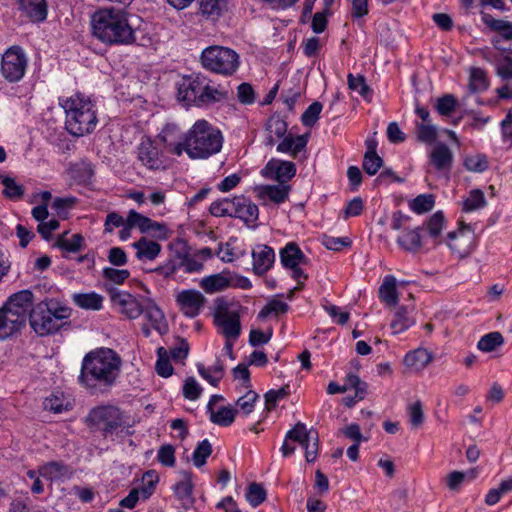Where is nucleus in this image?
Instances as JSON below:
<instances>
[{"label": "nucleus", "mask_w": 512, "mask_h": 512, "mask_svg": "<svg viewBox=\"0 0 512 512\" xmlns=\"http://www.w3.org/2000/svg\"><path fill=\"white\" fill-rule=\"evenodd\" d=\"M434 204L435 200L432 194H421L409 203V207L415 213L423 214L432 210Z\"/></svg>", "instance_id": "45"}, {"label": "nucleus", "mask_w": 512, "mask_h": 512, "mask_svg": "<svg viewBox=\"0 0 512 512\" xmlns=\"http://www.w3.org/2000/svg\"><path fill=\"white\" fill-rule=\"evenodd\" d=\"M132 247L136 250V258L140 261L155 260L162 249L158 242L146 237H141L138 241L132 244Z\"/></svg>", "instance_id": "24"}, {"label": "nucleus", "mask_w": 512, "mask_h": 512, "mask_svg": "<svg viewBox=\"0 0 512 512\" xmlns=\"http://www.w3.org/2000/svg\"><path fill=\"white\" fill-rule=\"evenodd\" d=\"M261 174L266 179L284 184L295 176L296 166L293 162L272 158L261 170Z\"/></svg>", "instance_id": "13"}, {"label": "nucleus", "mask_w": 512, "mask_h": 512, "mask_svg": "<svg viewBox=\"0 0 512 512\" xmlns=\"http://www.w3.org/2000/svg\"><path fill=\"white\" fill-rule=\"evenodd\" d=\"M63 466L58 462H50L43 465L39 469V473L43 478L49 480H56L57 478L62 476Z\"/></svg>", "instance_id": "64"}, {"label": "nucleus", "mask_w": 512, "mask_h": 512, "mask_svg": "<svg viewBox=\"0 0 512 512\" xmlns=\"http://www.w3.org/2000/svg\"><path fill=\"white\" fill-rule=\"evenodd\" d=\"M157 460L166 467H173L176 462L175 448L170 445H162L157 452Z\"/></svg>", "instance_id": "62"}, {"label": "nucleus", "mask_w": 512, "mask_h": 512, "mask_svg": "<svg viewBox=\"0 0 512 512\" xmlns=\"http://www.w3.org/2000/svg\"><path fill=\"white\" fill-rule=\"evenodd\" d=\"M97 116L91 100L82 94L66 99V131L76 137L90 134L97 125Z\"/></svg>", "instance_id": "6"}, {"label": "nucleus", "mask_w": 512, "mask_h": 512, "mask_svg": "<svg viewBox=\"0 0 512 512\" xmlns=\"http://www.w3.org/2000/svg\"><path fill=\"white\" fill-rule=\"evenodd\" d=\"M288 309L289 306L286 302L273 299L259 312L258 317L265 318L272 313L275 315L284 314L288 311Z\"/></svg>", "instance_id": "59"}, {"label": "nucleus", "mask_w": 512, "mask_h": 512, "mask_svg": "<svg viewBox=\"0 0 512 512\" xmlns=\"http://www.w3.org/2000/svg\"><path fill=\"white\" fill-rule=\"evenodd\" d=\"M34 295L21 290L11 295L0 308V340H6L19 332L26 324Z\"/></svg>", "instance_id": "5"}, {"label": "nucleus", "mask_w": 512, "mask_h": 512, "mask_svg": "<svg viewBox=\"0 0 512 512\" xmlns=\"http://www.w3.org/2000/svg\"><path fill=\"white\" fill-rule=\"evenodd\" d=\"M280 260L285 268H295L296 266L306 265L309 259L304 255L299 246L294 242L287 243L280 250Z\"/></svg>", "instance_id": "22"}, {"label": "nucleus", "mask_w": 512, "mask_h": 512, "mask_svg": "<svg viewBox=\"0 0 512 512\" xmlns=\"http://www.w3.org/2000/svg\"><path fill=\"white\" fill-rule=\"evenodd\" d=\"M87 421L99 428L105 438L118 433L124 423L122 410L112 404L100 405L92 408L87 416Z\"/></svg>", "instance_id": "9"}, {"label": "nucleus", "mask_w": 512, "mask_h": 512, "mask_svg": "<svg viewBox=\"0 0 512 512\" xmlns=\"http://www.w3.org/2000/svg\"><path fill=\"white\" fill-rule=\"evenodd\" d=\"M430 162L438 171H449L453 164V153L444 143H438L430 153Z\"/></svg>", "instance_id": "23"}, {"label": "nucleus", "mask_w": 512, "mask_h": 512, "mask_svg": "<svg viewBox=\"0 0 512 512\" xmlns=\"http://www.w3.org/2000/svg\"><path fill=\"white\" fill-rule=\"evenodd\" d=\"M432 360L430 352L426 349L418 348L407 353L404 357V363L409 367L420 369L429 364Z\"/></svg>", "instance_id": "40"}, {"label": "nucleus", "mask_w": 512, "mask_h": 512, "mask_svg": "<svg viewBox=\"0 0 512 512\" xmlns=\"http://www.w3.org/2000/svg\"><path fill=\"white\" fill-rule=\"evenodd\" d=\"M31 328L40 336L52 334L64 325V304L56 298H45L28 313Z\"/></svg>", "instance_id": "7"}, {"label": "nucleus", "mask_w": 512, "mask_h": 512, "mask_svg": "<svg viewBox=\"0 0 512 512\" xmlns=\"http://www.w3.org/2000/svg\"><path fill=\"white\" fill-rule=\"evenodd\" d=\"M348 86L351 90L357 91L363 98L369 99L372 95V90L366 84L365 78L362 75L354 76L348 74L347 76Z\"/></svg>", "instance_id": "51"}, {"label": "nucleus", "mask_w": 512, "mask_h": 512, "mask_svg": "<svg viewBox=\"0 0 512 512\" xmlns=\"http://www.w3.org/2000/svg\"><path fill=\"white\" fill-rule=\"evenodd\" d=\"M71 179L76 184H88L94 174V170L90 162L80 161L71 164L69 168Z\"/></svg>", "instance_id": "32"}, {"label": "nucleus", "mask_w": 512, "mask_h": 512, "mask_svg": "<svg viewBox=\"0 0 512 512\" xmlns=\"http://www.w3.org/2000/svg\"><path fill=\"white\" fill-rule=\"evenodd\" d=\"M289 394L288 386L281 387L280 389H271L265 394V404L267 410H272L276 407L277 402L287 397Z\"/></svg>", "instance_id": "61"}, {"label": "nucleus", "mask_w": 512, "mask_h": 512, "mask_svg": "<svg viewBox=\"0 0 512 512\" xmlns=\"http://www.w3.org/2000/svg\"><path fill=\"white\" fill-rule=\"evenodd\" d=\"M26 56L19 46L9 48L2 56L1 73L9 82H18L25 74Z\"/></svg>", "instance_id": "11"}, {"label": "nucleus", "mask_w": 512, "mask_h": 512, "mask_svg": "<svg viewBox=\"0 0 512 512\" xmlns=\"http://www.w3.org/2000/svg\"><path fill=\"white\" fill-rule=\"evenodd\" d=\"M74 303L82 309L100 310L103 306V297L96 293H75L72 296Z\"/></svg>", "instance_id": "34"}, {"label": "nucleus", "mask_w": 512, "mask_h": 512, "mask_svg": "<svg viewBox=\"0 0 512 512\" xmlns=\"http://www.w3.org/2000/svg\"><path fill=\"white\" fill-rule=\"evenodd\" d=\"M222 132L205 119H198L185 132L184 153L191 160H206L218 154L223 146Z\"/></svg>", "instance_id": "4"}, {"label": "nucleus", "mask_w": 512, "mask_h": 512, "mask_svg": "<svg viewBox=\"0 0 512 512\" xmlns=\"http://www.w3.org/2000/svg\"><path fill=\"white\" fill-rule=\"evenodd\" d=\"M176 302L185 316L194 318L200 314L205 297L197 290L188 289L178 293Z\"/></svg>", "instance_id": "15"}, {"label": "nucleus", "mask_w": 512, "mask_h": 512, "mask_svg": "<svg viewBox=\"0 0 512 512\" xmlns=\"http://www.w3.org/2000/svg\"><path fill=\"white\" fill-rule=\"evenodd\" d=\"M158 138L165 145L166 150L181 156L185 150V133L182 135L180 127L175 123H167L162 128Z\"/></svg>", "instance_id": "14"}, {"label": "nucleus", "mask_w": 512, "mask_h": 512, "mask_svg": "<svg viewBox=\"0 0 512 512\" xmlns=\"http://www.w3.org/2000/svg\"><path fill=\"white\" fill-rule=\"evenodd\" d=\"M464 167L468 171L481 173L488 168V161L485 155H472L465 158Z\"/></svg>", "instance_id": "58"}, {"label": "nucleus", "mask_w": 512, "mask_h": 512, "mask_svg": "<svg viewBox=\"0 0 512 512\" xmlns=\"http://www.w3.org/2000/svg\"><path fill=\"white\" fill-rule=\"evenodd\" d=\"M282 138L283 140L277 145L276 150L280 153H287L293 158H296L297 154L307 145V137L304 135L294 137L293 135L288 134Z\"/></svg>", "instance_id": "29"}, {"label": "nucleus", "mask_w": 512, "mask_h": 512, "mask_svg": "<svg viewBox=\"0 0 512 512\" xmlns=\"http://www.w3.org/2000/svg\"><path fill=\"white\" fill-rule=\"evenodd\" d=\"M18 9L31 22L40 23L47 18L46 0H17Z\"/></svg>", "instance_id": "20"}, {"label": "nucleus", "mask_w": 512, "mask_h": 512, "mask_svg": "<svg viewBox=\"0 0 512 512\" xmlns=\"http://www.w3.org/2000/svg\"><path fill=\"white\" fill-rule=\"evenodd\" d=\"M221 333L229 339H237L241 332L240 317L235 312L218 311L214 318Z\"/></svg>", "instance_id": "17"}, {"label": "nucleus", "mask_w": 512, "mask_h": 512, "mask_svg": "<svg viewBox=\"0 0 512 512\" xmlns=\"http://www.w3.org/2000/svg\"><path fill=\"white\" fill-rule=\"evenodd\" d=\"M148 321L151 323L152 327L160 334L164 335L168 332V324L166 322L165 316L161 309L150 302L146 306H143V313Z\"/></svg>", "instance_id": "27"}, {"label": "nucleus", "mask_w": 512, "mask_h": 512, "mask_svg": "<svg viewBox=\"0 0 512 512\" xmlns=\"http://www.w3.org/2000/svg\"><path fill=\"white\" fill-rule=\"evenodd\" d=\"M235 205H239V202H236V197L223 198L210 205V213L215 217H234Z\"/></svg>", "instance_id": "38"}, {"label": "nucleus", "mask_w": 512, "mask_h": 512, "mask_svg": "<svg viewBox=\"0 0 512 512\" xmlns=\"http://www.w3.org/2000/svg\"><path fill=\"white\" fill-rule=\"evenodd\" d=\"M266 499V491L262 485L251 483L246 492V500L253 507H257Z\"/></svg>", "instance_id": "55"}, {"label": "nucleus", "mask_w": 512, "mask_h": 512, "mask_svg": "<svg viewBox=\"0 0 512 512\" xmlns=\"http://www.w3.org/2000/svg\"><path fill=\"white\" fill-rule=\"evenodd\" d=\"M504 343L500 332H490L480 338L477 348L483 352H491Z\"/></svg>", "instance_id": "42"}, {"label": "nucleus", "mask_w": 512, "mask_h": 512, "mask_svg": "<svg viewBox=\"0 0 512 512\" xmlns=\"http://www.w3.org/2000/svg\"><path fill=\"white\" fill-rule=\"evenodd\" d=\"M253 272L262 276L266 274L275 262L274 250L266 244H258L252 250Z\"/></svg>", "instance_id": "16"}, {"label": "nucleus", "mask_w": 512, "mask_h": 512, "mask_svg": "<svg viewBox=\"0 0 512 512\" xmlns=\"http://www.w3.org/2000/svg\"><path fill=\"white\" fill-rule=\"evenodd\" d=\"M227 0H200L199 11L203 17L217 20L227 11Z\"/></svg>", "instance_id": "31"}, {"label": "nucleus", "mask_w": 512, "mask_h": 512, "mask_svg": "<svg viewBox=\"0 0 512 512\" xmlns=\"http://www.w3.org/2000/svg\"><path fill=\"white\" fill-rule=\"evenodd\" d=\"M202 393V387L194 377H188L183 385V396L188 400H197Z\"/></svg>", "instance_id": "63"}, {"label": "nucleus", "mask_w": 512, "mask_h": 512, "mask_svg": "<svg viewBox=\"0 0 512 512\" xmlns=\"http://www.w3.org/2000/svg\"><path fill=\"white\" fill-rule=\"evenodd\" d=\"M208 413L210 414V421L212 423L228 427L234 422L238 410H235L231 406H222L217 411L211 410Z\"/></svg>", "instance_id": "39"}, {"label": "nucleus", "mask_w": 512, "mask_h": 512, "mask_svg": "<svg viewBox=\"0 0 512 512\" xmlns=\"http://www.w3.org/2000/svg\"><path fill=\"white\" fill-rule=\"evenodd\" d=\"M158 359L156 361L155 369L158 375L162 377H169L173 373V367L169 361V352L164 347L157 349Z\"/></svg>", "instance_id": "44"}, {"label": "nucleus", "mask_w": 512, "mask_h": 512, "mask_svg": "<svg viewBox=\"0 0 512 512\" xmlns=\"http://www.w3.org/2000/svg\"><path fill=\"white\" fill-rule=\"evenodd\" d=\"M236 202L239 205H235L234 218H239L245 222H255L258 219L259 209L250 199L244 196H236Z\"/></svg>", "instance_id": "28"}, {"label": "nucleus", "mask_w": 512, "mask_h": 512, "mask_svg": "<svg viewBox=\"0 0 512 512\" xmlns=\"http://www.w3.org/2000/svg\"><path fill=\"white\" fill-rule=\"evenodd\" d=\"M287 123L277 116L269 118L266 124L267 137L265 144L267 146H273L275 144V138H282L287 132Z\"/></svg>", "instance_id": "33"}, {"label": "nucleus", "mask_w": 512, "mask_h": 512, "mask_svg": "<svg viewBox=\"0 0 512 512\" xmlns=\"http://www.w3.org/2000/svg\"><path fill=\"white\" fill-rule=\"evenodd\" d=\"M489 87V80L484 69L471 67L469 70V89L473 93L483 92Z\"/></svg>", "instance_id": "36"}, {"label": "nucleus", "mask_w": 512, "mask_h": 512, "mask_svg": "<svg viewBox=\"0 0 512 512\" xmlns=\"http://www.w3.org/2000/svg\"><path fill=\"white\" fill-rule=\"evenodd\" d=\"M322 108V104L318 101L309 105L301 116L302 124L306 127H313L319 119Z\"/></svg>", "instance_id": "57"}, {"label": "nucleus", "mask_w": 512, "mask_h": 512, "mask_svg": "<svg viewBox=\"0 0 512 512\" xmlns=\"http://www.w3.org/2000/svg\"><path fill=\"white\" fill-rule=\"evenodd\" d=\"M383 165L382 158L377 153H365L363 158V169L368 175H375Z\"/></svg>", "instance_id": "60"}, {"label": "nucleus", "mask_w": 512, "mask_h": 512, "mask_svg": "<svg viewBox=\"0 0 512 512\" xmlns=\"http://www.w3.org/2000/svg\"><path fill=\"white\" fill-rule=\"evenodd\" d=\"M129 226L138 227L142 233L151 231L154 220L146 217L135 210H130L129 213Z\"/></svg>", "instance_id": "54"}, {"label": "nucleus", "mask_w": 512, "mask_h": 512, "mask_svg": "<svg viewBox=\"0 0 512 512\" xmlns=\"http://www.w3.org/2000/svg\"><path fill=\"white\" fill-rule=\"evenodd\" d=\"M412 309L405 306H400L395 312L394 319L391 322V329L394 334H399L414 325L415 321L410 316Z\"/></svg>", "instance_id": "35"}, {"label": "nucleus", "mask_w": 512, "mask_h": 512, "mask_svg": "<svg viewBox=\"0 0 512 512\" xmlns=\"http://www.w3.org/2000/svg\"><path fill=\"white\" fill-rule=\"evenodd\" d=\"M102 276L109 282L107 283L109 286L111 284L121 285L130 277V272L127 269L105 267L102 270Z\"/></svg>", "instance_id": "48"}, {"label": "nucleus", "mask_w": 512, "mask_h": 512, "mask_svg": "<svg viewBox=\"0 0 512 512\" xmlns=\"http://www.w3.org/2000/svg\"><path fill=\"white\" fill-rule=\"evenodd\" d=\"M396 284V278L392 275H387L379 287V298L389 307H395L399 301Z\"/></svg>", "instance_id": "30"}, {"label": "nucleus", "mask_w": 512, "mask_h": 512, "mask_svg": "<svg viewBox=\"0 0 512 512\" xmlns=\"http://www.w3.org/2000/svg\"><path fill=\"white\" fill-rule=\"evenodd\" d=\"M113 308L129 319H136L143 313V305L131 293L116 287L104 285Z\"/></svg>", "instance_id": "10"}, {"label": "nucleus", "mask_w": 512, "mask_h": 512, "mask_svg": "<svg viewBox=\"0 0 512 512\" xmlns=\"http://www.w3.org/2000/svg\"><path fill=\"white\" fill-rule=\"evenodd\" d=\"M456 106V98L451 94H446L437 99L435 109L441 116H450L454 112Z\"/></svg>", "instance_id": "56"}, {"label": "nucleus", "mask_w": 512, "mask_h": 512, "mask_svg": "<svg viewBox=\"0 0 512 512\" xmlns=\"http://www.w3.org/2000/svg\"><path fill=\"white\" fill-rule=\"evenodd\" d=\"M121 366L122 359L115 350L93 349L82 360L79 382L93 395L107 393L116 384Z\"/></svg>", "instance_id": "1"}, {"label": "nucleus", "mask_w": 512, "mask_h": 512, "mask_svg": "<svg viewBox=\"0 0 512 512\" xmlns=\"http://www.w3.org/2000/svg\"><path fill=\"white\" fill-rule=\"evenodd\" d=\"M287 439H292V442H297L304 449L307 462L316 460L319 439L315 430H308L304 423L298 422L287 432Z\"/></svg>", "instance_id": "12"}, {"label": "nucleus", "mask_w": 512, "mask_h": 512, "mask_svg": "<svg viewBox=\"0 0 512 512\" xmlns=\"http://www.w3.org/2000/svg\"><path fill=\"white\" fill-rule=\"evenodd\" d=\"M290 186L281 183L266 185L261 188V195L268 197L274 203L280 204L288 199Z\"/></svg>", "instance_id": "37"}, {"label": "nucleus", "mask_w": 512, "mask_h": 512, "mask_svg": "<svg viewBox=\"0 0 512 512\" xmlns=\"http://www.w3.org/2000/svg\"><path fill=\"white\" fill-rule=\"evenodd\" d=\"M138 159L150 170L164 168V162L160 156L159 150L150 140L140 143L138 147Z\"/></svg>", "instance_id": "19"}, {"label": "nucleus", "mask_w": 512, "mask_h": 512, "mask_svg": "<svg viewBox=\"0 0 512 512\" xmlns=\"http://www.w3.org/2000/svg\"><path fill=\"white\" fill-rule=\"evenodd\" d=\"M200 61L206 70L223 76H232L240 65L239 55L235 50L218 45L205 48Z\"/></svg>", "instance_id": "8"}, {"label": "nucleus", "mask_w": 512, "mask_h": 512, "mask_svg": "<svg viewBox=\"0 0 512 512\" xmlns=\"http://www.w3.org/2000/svg\"><path fill=\"white\" fill-rule=\"evenodd\" d=\"M143 485L137 488L139 491V497L142 500H147L154 493L156 483L158 482V476L154 471H148L143 475Z\"/></svg>", "instance_id": "50"}, {"label": "nucleus", "mask_w": 512, "mask_h": 512, "mask_svg": "<svg viewBox=\"0 0 512 512\" xmlns=\"http://www.w3.org/2000/svg\"><path fill=\"white\" fill-rule=\"evenodd\" d=\"M177 100L185 106L209 108L230 99V91L201 74L182 76L176 83Z\"/></svg>", "instance_id": "2"}, {"label": "nucleus", "mask_w": 512, "mask_h": 512, "mask_svg": "<svg viewBox=\"0 0 512 512\" xmlns=\"http://www.w3.org/2000/svg\"><path fill=\"white\" fill-rule=\"evenodd\" d=\"M259 396L255 391L249 390L245 395L239 397L236 401V408L238 412L242 413L244 416L249 415L253 410L256 401Z\"/></svg>", "instance_id": "49"}, {"label": "nucleus", "mask_w": 512, "mask_h": 512, "mask_svg": "<svg viewBox=\"0 0 512 512\" xmlns=\"http://www.w3.org/2000/svg\"><path fill=\"white\" fill-rule=\"evenodd\" d=\"M200 287L209 294L223 291L231 287V273L222 271L221 273L204 277L200 282Z\"/></svg>", "instance_id": "25"}, {"label": "nucleus", "mask_w": 512, "mask_h": 512, "mask_svg": "<svg viewBox=\"0 0 512 512\" xmlns=\"http://www.w3.org/2000/svg\"><path fill=\"white\" fill-rule=\"evenodd\" d=\"M2 184L4 186V189L2 191V194L11 200H19L24 195V187L9 176H5L2 178Z\"/></svg>", "instance_id": "47"}, {"label": "nucleus", "mask_w": 512, "mask_h": 512, "mask_svg": "<svg viewBox=\"0 0 512 512\" xmlns=\"http://www.w3.org/2000/svg\"><path fill=\"white\" fill-rule=\"evenodd\" d=\"M91 22L93 34L103 43L128 45L135 41V31L124 10L101 9L94 13Z\"/></svg>", "instance_id": "3"}, {"label": "nucleus", "mask_w": 512, "mask_h": 512, "mask_svg": "<svg viewBox=\"0 0 512 512\" xmlns=\"http://www.w3.org/2000/svg\"><path fill=\"white\" fill-rule=\"evenodd\" d=\"M425 225L429 236L434 239L438 238L445 226V217L443 212H435L428 218Z\"/></svg>", "instance_id": "46"}, {"label": "nucleus", "mask_w": 512, "mask_h": 512, "mask_svg": "<svg viewBox=\"0 0 512 512\" xmlns=\"http://www.w3.org/2000/svg\"><path fill=\"white\" fill-rule=\"evenodd\" d=\"M179 475L180 480L172 486V490L182 506L187 509L194 503L192 474L183 470L179 472Z\"/></svg>", "instance_id": "18"}, {"label": "nucleus", "mask_w": 512, "mask_h": 512, "mask_svg": "<svg viewBox=\"0 0 512 512\" xmlns=\"http://www.w3.org/2000/svg\"><path fill=\"white\" fill-rule=\"evenodd\" d=\"M485 24L496 32H499L500 35L505 40H512V21H505L502 19H495L492 16H484L483 17Z\"/></svg>", "instance_id": "41"}, {"label": "nucleus", "mask_w": 512, "mask_h": 512, "mask_svg": "<svg viewBox=\"0 0 512 512\" xmlns=\"http://www.w3.org/2000/svg\"><path fill=\"white\" fill-rule=\"evenodd\" d=\"M487 204L484 193L480 189H473L463 202V210L472 212L485 207Z\"/></svg>", "instance_id": "43"}, {"label": "nucleus", "mask_w": 512, "mask_h": 512, "mask_svg": "<svg viewBox=\"0 0 512 512\" xmlns=\"http://www.w3.org/2000/svg\"><path fill=\"white\" fill-rule=\"evenodd\" d=\"M416 135L418 141L432 144L437 139V127L433 124H416Z\"/></svg>", "instance_id": "53"}, {"label": "nucleus", "mask_w": 512, "mask_h": 512, "mask_svg": "<svg viewBox=\"0 0 512 512\" xmlns=\"http://www.w3.org/2000/svg\"><path fill=\"white\" fill-rule=\"evenodd\" d=\"M473 238V232L469 226L452 231L447 234V244L449 248L459 256H465L470 252L469 245H465Z\"/></svg>", "instance_id": "21"}, {"label": "nucleus", "mask_w": 512, "mask_h": 512, "mask_svg": "<svg viewBox=\"0 0 512 512\" xmlns=\"http://www.w3.org/2000/svg\"><path fill=\"white\" fill-rule=\"evenodd\" d=\"M212 453V446L207 439L201 441L192 454V460L196 467H202Z\"/></svg>", "instance_id": "52"}, {"label": "nucleus", "mask_w": 512, "mask_h": 512, "mask_svg": "<svg viewBox=\"0 0 512 512\" xmlns=\"http://www.w3.org/2000/svg\"><path fill=\"white\" fill-rule=\"evenodd\" d=\"M423 227L407 229L397 238L398 245L407 252L416 253L422 248L421 231Z\"/></svg>", "instance_id": "26"}]
</instances>
